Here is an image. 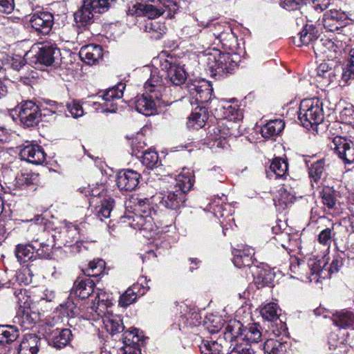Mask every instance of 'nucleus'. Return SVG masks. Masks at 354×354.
Instances as JSON below:
<instances>
[{
  "label": "nucleus",
  "instance_id": "32",
  "mask_svg": "<svg viewBox=\"0 0 354 354\" xmlns=\"http://www.w3.org/2000/svg\"><path fill=\"white\" fill-rule=\"evenodd\" d=\"M208 119V113L205 107L197 106L188 118L187 126L196 129L203 127Z\"/></svg>",
  "mask_w": 354,
  "mask_h": 354
},
{
  "label": "nucleus",
  "instance_id": "17",
  "mask_svg": "<svg viewBox=\"0 0 354 354\" xmlns=\"http://www.w3.org/2000/svg\"><path fill=\"white\" fill-rule=\"evenodd\" d=\"M29 21L32 28L38 33L48 35L53 28L54 17L49 12H38L30 17Z\"/></svg>",
  "mask_w": 354,
  "mask_h": 354
},
{
  "label": "nucleus",
  "instance_id": "26",
  "mask_svg": "<svg viewBox=\"0 0 354 354\" xmlns=\"http://www.w3.org/2000/svg\"><path fill=\"white\" fill-rule=\"evenodd\" d=\"M94 281L90 278H77L74 282L72 293L82 299L88 298L93 292Z\"/></svg>",
  "mask_w": 354,
  "mask_h": 354
},
{
  "label": "nucleus",
  "instance_id": "31",
  "mask_svg": "<svg viewBox=\"0 0 354 354\" xmlns=\"http://www.w3.org/2000/svg\"><path fill=\"white\" fill-rule=\"evenodd\" d=\"M81 58L88 64L97 62L102 57V48L99 45L90 44L81 48Z\"/></svg>",
  "mask_w": 354,
  "mask_h": 354
},
{
  "label": "nucleus",
  "instance_id": "52",
  "mask_svg": "<svg viewBox=\"0 0 354 354\" xmlns=\"http://www.w3.org/2000/svg\"><path fill=\"white\" fill-rule=\"evenodd\" d=\"M336 46L334 44V42L331 39H318V41L315 43V48H316L318 51L322 53H327V51H335Z\"/></svg>",
  "mask_w": 354,
  "mask_h": 354
},
{
  "label": "nucleus",
  "instance_id": "47",
  "mask_svg": "<svg viewBox=\"0 0 354 354\" xmlns=\"http://www.w3.org/2000/svg\"><path fill=\"white\" fill-rule=\"evenodd\" d=\"M337 337L335 333L330 335L328 337L329 348L335 351L334 354H347V345L343 341H337Z\"/></svg>",
  "mask_w": 354,
  "mask_h": 354
},
{
  "label": "nucleus",
  "instance_id": "49",
  "mask_svg": "<svg viewBox=\"0 0 354 354\" xmlns=\"http://www.w3.org/2000/svg\"><path fill=\"white\" fill-rule=\"evenodd\" d=\"M112 305L111 299L109 298V295L106 292L100 291L97 292V296L95 297L93 306H91L90 309L92 311H95L97 315L100 316V313H97L95 309L97 308L98 306H102V308H108Z\"/></svg>",
  "mask_w": 354,
  "mask_h": 354
},
{
  "label": "nucleus",
  "instance_id": "54",
  "mask_svg": "<svg viewBox=\"0 0 354 354\" xmlns=\"http://www.w3.org/2000/svg\"><path fill=\"white\" fill-rule=\"evenodd\" d=\"M214 216L217 218H227L230 213V206L227 204L216 205L212 207Z\"/></svg>",
  "mask_w": 354,
  "mask_h": 354
},
{
  "label": "nucleus",
  "instance_id": "23",
  "mask_svg": "<svg viewBox=\"0 0 354 354\" xmlns=\"http://www.w3.org/2000/svg\"><path fill=\"white\" fill-rule=\"evenodd\" d=\"M233 263L237 268L249 266L252 263L254 249L244 244H238L232 251Z\"/></svg>",
  "mask_w": 354,
  "mask_h": 354
},
{
  "label": "nucleus",
  "instance_id": "37",
  "mask_svg": "<svg viewBox=\"0 0 354 354\" xmlns=\"http://www.w3.org/2000/svg\"><path fill=\"white\" fill-rule=\"evenodd\" d=\"M223 338L217 340H203L200 345V351L202 354H221L223 351Z\"/></svg>",
  "mask_w": 354,
  "mask_h": 354
},
{
  "label": "nucleus",
  "instance_id": "53",
  "mask_svg": "<svg viewBox=\"0 0 354 354\" xmlns=\"http://www.w3.org/2000/svg\"><path fill=\"white\" fill-rule=\"evenodd\" d=\"M254 283L258 289L263 288L266 286V271L264 269L256 268L253 270Z\"/></svg>",
  "mask_w": 354,
  "mask_h": 354
},
{
  "label": "nucleus",
  "instance_id": "41",
  "mask_svg": "<svg viewBox=\"0 0 354 354\" xmlns=\"http://www.w3.org/2000/svg\"><path fill=\"white\" fill-rule=\"evenodd\" d=\"M232 122H220L218 125L213 129L214 133L216 136V140L225 139L227 137L236 136L235 130L233 129Z\"/></svg>",
  "mask_w": 354,
  "mask_h": 354
},
{
  "label": "nucleus",
  "instance_id": "46",
  "mask_svg": "<svg viewBox=\"0 0 354 354\" xmlns=\"http://www.w3.org/2000/svg\"><path fill=\"white\" fill-rule=\"evenodd\" d=\"M104 267L105 262L102 259L93 260L88 263L84 272L88 276L97 277L104 272Z\"/></svg>",
  "mask_w": 354,
  "mask_h": 354
},
{
  "label": "nucleus",
  "instance_id": "16",
  "mask_svg": "<svg viewBox=\"0 0 354 354\" xmlns=\"http://www.w3.org/2000/svg\"><path fill=\"white\" fill-rule=\"evenodd\" d=\"M126 85L124 83L120 82L117 85L109 88L100 95L104 101V105L106 107L104 111L111 113H115L118 110L116 101L120 100L122 96Z\"/></svg>",
  "mask_w": 354,
  "mask_h": 354
},
{
  "label": "nucleus",
  "instance_id": "19",
  "mask_svg": "<svg viewBox=\"0 0 354 354\" xmlns=\"http://www.w3.org/2000/svg\"><path fill=\"white\" fill-rule=\"evenodd\" d=\"M60 56L59 49L53 45H44L32 57L35 64L51 66Z\"/></svg>",
  "mask_w": 354,
  "mask_h": 354
},
{
  "label": "nucleus",
  "instance_id": "59",
  "mask_svg": "<svg viewBox=\"0 0 354 354\" xmlns=\"http://www.w3.org/2000/svg\"><path fill=\"white\" fill-rule=\"evenodd\" d=\"M181 317L183 319H185L187 324L190 326H196L200 323L199 319L201 317L196 311L189 310V313L183 314Z\"/></svg>",
  "mask_w": 354,
  "mask_h": 354
},
{
  "label": "nucleus",
  "instance_id": "24",
  "mask_svg": "<svg viewBox=\"0 0 354 354\" xmlns=\"http://www.w3.org/2000/svg\"><path fill=\"white\" fill-rule=\"evenodd\" d=\"M46 156L43 148L37 145H27L19 153L21 160L35 165L43 163L46 159Z\"/></svg>",
  "mask_w": 354,
  "mask_h": 354
},
{
  "label": "nucleus",
  "instance_id": "38",
  "mask_svg": "<svg viewBox=\"0 0 354 354\" xmlns=\"http://www.w3.org/2000/svg\"><path fill=\"white\" fill-rule=\"evenodd\" d=\"M19 336V330L15 326L6 325L0 326V344H10Z\"/></svg>",
  "mask_w": 354,
  "mask_h": 354
},
{
  "label": "nucleus",
  "instance_id": "34",
  "mask_svg": "<svg viewBox=\"0 0 354 354\" xmlns=\"http://www.w3.org/2000/svg\"><path fill=\"white\" fill-rule=\"evenodd\" d=\"M288 168V165L286 159L275 158L270 164V174H267V177L272 178L273 176H275L276 178H283L287 174Z\"/></svg>",
  "mask_w": 354,
  "mask_h": 354
},
{
  "label": "nucleus",
  "instance_id": "18",
  "mask_svg": "<svg viewBox=\"0 0 354 354\" xmlns=\"http://www.w3.org/2000/svg\"><path fill=\"white\" fill-rule=\"evenodd\" d=\"M201 26H204V29L207 31L206 35L208 37L206 41L200 43L202 46L209 45L211 42H215L225 32L226 26L230 25L226 21H216L215 19H209L207 21H201Z\"/></svg>",
  "mask_w": 354,
  "mask_h": 354
},
{
  "label": "nucleus",
  "instance_id": "55",
  "mask_svg": "<svg viewBox=\"0 0 354 354\" xmlns=\"http://www.w3.org/2000/svg\"><path fill=\"white\" fill-rule=\"evenodd\" d=\"M281 276V272L276 268L267 270V286L273 288Z\"/></svg>",
  "mask_w": 354,
  "mask_h": 354
},
{
  "label": "nucleus",
  "instance_id": "44",
  "mask_svg": "<svg viewBox=\"0 0 354 354\" xmlns=\"http://www.w3.org/2000/svg\"><path fill=\"white\" fill-rule=\"evenodd\" d=\"M335 224H332L330 227H326L322 230L318 235V241L320 244L329 248L333 241H336V233L334 231Z\"/></svg>",
  "mask_w": 354,
  "mask_h": 354
},
{
  "label": "nucleus",
  "instance_id": "35",
  "mask_svg": "<svg viewBox=\"0 0 354 354\" xmlns=\"http://www.w3.org/2000/svg\"><path fill=\"white\" fill-rule=\"evenodd\" d=\"M300 45H308L313 44L315 48V43L318 41V30L313 25H306L303 30L299 32Z\"/></svg>",
  "mask_w": 354,
  "mask_h": 354
},
{
  "label": "nucleus",
  "instance_id": "51",
  "mask_svg": "<svg viewBox=\"0 0 354 354\" xmlns=\"http://www.w3.org/2000/svg\"><path fill=\"white\" fill-rule=\"evenodd\" d=\"M135 288V286L128 288L125 292L120 296L119 299V305L121 307H127L136 301L137 299V295L134 291Z\"/></svg>",
  "mask_w": 354,
  "mask_h": 354
},
{
  "label": "nucleus",
  "instance_id": "2",
  "mask_svg": "<svg viewBox=\"0 0 354 354\" xmlns=\"http://www.w3.org/2000/svg\"><path fill=\"white\" fill-rule=\"evenodd\" d=\"M281 309L275 302L267 304V354H285L286 344L282 339L286 335L287 327L281 319Z\"/></svg>",
  "mask_w": 354,
  "mask_h": 354
},
{
  "label": "nucleus",
  "instance_id": "50",
  "mask_svg": "<svg viewBox=\"0 0 354 354\" xmlns=\"http://www.w3.org/2000/svg\"><path fill=\"white\" fill-rule=\"evenodd\" d=\"M285 122L281 119H269L267 120V137L277 136L284 129Z\"/></svg>",
  "mask_w": 354,
  "mask_h": 354
},
{
  "label": "nucleus",
  "instance_id": "30",
  "mask_svg": "<svg viewBox=\"0 0 354 354\" xmlns=\"http://www.w3.org/2000/svg\"><path fill=\"white\" fill-rule=\"evenodd\" d=\"M333 322L339 328L354 329V313L346 309L336 311L333 315Z\"/></svg>",
  "mask_w": 354,
  "mask_h": 354
},
{
  "label": "nucleus",
  "instance_id": "9",
  "mask_svg": "<svg viewBox=\"0 0 354 354\" xmlns=\"http://www.w3.org/2000/svg\"><path fill=\"white\" fill-rule=\"evenodd\" d=\"M136 214L133 218V221L136 222V225L140 230H152L153 225H156V211L152 208L148 198L140 200L138 202Z\"/></svg>",
  "mask_w": 354,
  "mask_h": 354
},
{
  "label": "nucleus",
  "instance_id": "33",
  "mask_svg": "<svg viewBox=\"0 0 354 354\" xmlns=\"http://www.w3.org/2000/svg\"><path fill=\"white\" fill-rule=\"evenodd\" d=\"M59 234V239L64 246L71 247L80 239L78 229L72 224L64 227Z\"/></svg>",
  "mask_w": 354,
  "mask_h": 354
},
{
  "label": "nucleus",
  "instance_id": "28",
  "mask_svg": "<svg viewBox=\"0 0 354 354\" xmlns=\"http://www.w3.org/2000/svg\"><path fill=\"white\" fill-rule=\"evenodd\" d=\"M40 248H37L33 244H19L16 246L15 255L20 263H24L31 260L36 252L39 256H42Z\"/></svg>",
  "mask_w": 354,
  "mask_h": 354
},
{
  "label": "nucleus",
  "instance_id": "56",
  "mask_svg": "<svg viewBox=\"0 0 354 354\" xmlns=\"http://www.w3.org/2000/svg\"><path fill=\"white\" fill-rule=\"evenodd\" d=\"M67 109L73 118H79L84 115V110L79 102L73 100L71 103H68Z\"/></svg>",
  "mask_w": 354,
  "mask_h": 354
},
{
  "label": "nucleus",
  "instance_id": "10",
  "mask_svg": "<svg viewBox=\"0 0 354 354\" xmlns=\"http://www.w3.org/2000/svg\"><path fill=\"white\" fill-rule=\"evenodd\" d=\"M160 68L165 73V78L172 85L180 86L185 82L187 73L176 59L171 57L161 61Z\"/></svg>",
  "mask_w": 354,
  "mask_h": 354
},
{
  "label": "nucleus",
  "instance_id": "15",
  "mask_svg": "<svg viewBox=\"0 0 354 354\" xmlns=\"http://www.w3.org/2000/svg\"><path fill=\"white\" fill-rule=\"evenodd\" d=\"M339 75L344 83L354 79V49L351 50L347 64L344 68H333L331 67L324 79L327 80L328 83H331L336 80Z\"/></svg>",
  "mask_w": 354,
  "mask_h": 354
},
{
  "label": "nucleus",
  "instance_id": "36",
  "mask_svg": "<svg viewBox=\"0 0 354 354\" xmlns=\"http://www.w3.org/2000/svg\"><path fill=\"white\" fill-rule=\"evenodd\" d=\"M218 42L221 43L222 47L225 50L233 51L237 46V39L235 34L233 32L231 26H226L225 32L220 35Z\"/></svg>",
  "mask_w": 354,
  "mask_h": 354
},
{
  "label": "nucleus",
  "instance_id": "62",
  "mask_svg": "<svg viewBox=\"0 0 354 354\" xmlns=\"http://www.w3.org/2000/svg\"><path fill=\"white\" fill-rule=\"evenodd\" d=\"M14 8V0H0V13L10 14Z\"/></svg>",
  "mask_w": 354,
  "mask_h": 354
},
{
  "label": "nucleus",
  "instance_id": "64",
  "mask_svg": "<svg viewBox=\"0 0 354 354\" xmlns=\"http://www.w3.org/2000/svg\"><path fill=\"white\" fill-rule=\"evenodd\" d=\"M142 7L143 3H142L133 4L129 7L127 13L128 15L131 16H143Z\"/></svg>",
  "mask_w": 354,
  "mask_h": 354
},
{
  "label": "nucleus",
  "instance_id": "21",
  "mask_svg": "<svg viewBox=\"0 0 354 354\" xmlns=\"http://www.w3.org/2000/svg\"><path fill=\"white\" fill-rule=\"evenodd\" d=\"M140 174L132 169H123L117 175V185L120 190L131 192L136 189L139 183Z\"/></svg>",
  "mask_w": 354,
  "mask_h": 354
},
{
  "label": "nucleus",
  "instance_id": "3",
  "mask_svg": "<svg viewBox=\"0 0 354 354\" xmlns=\"http://www.w3.org/2000/svg\"><path fill=\"white\" fill-rule=\"evenodd\" d=\"M201 58L211 75L218 79L232 74L238 68L239 61L237 54L222 53L215 48L205 52Z\"/></svg>",
  "mask_w": 354,
  "mask_h": 354
},
{
  "label": "nucleus",
  "instance_id": "40",
  "mask_svg": "<svg viewBox=\"0 0 354 354\" xmlns=\"http://www.w3.org/2000/svg\"><path fill=\"white\" fill-rule=\"evenodd\" d=\"M219 109L223 112V117L227 120V122L240 120L243 118L242 111L236 106L227 103L220 106Z\"/></svg>",
  "mask_w": 354,
  "mask_h": 354
},
{
  "label": "nucleus",
  "instance_id": "27",
  "mask_svg": "<svg viewBox=\"0 0 354 354\" xmlns=\"http://www.w3.org/2000/svg\"><path fill=\"white\" fill-rule=\"evenodd\" d=\"M308 174L310 179L312 186L315 187V185L319 187L321 181L326 176L325 162L323 159L317 160L316 162L308 165Z\"/></svg>",
  "mask_w": 354,
  "mask_h": 354
},
{
  "label": "nucleus",
  "instance_id": "57",
  "mask_svg": "<svg viewBox=\"0 0 354 354\" xmlns=\"http://www.w3.org/2000/svg\"><path fill=\"white\" fill-rule=\"evenodd\" d=\"M227 354H254L249 344L237 342Z\"/></svg>",
  "mask_w": 354,
  "mask_h": 354
},
{
  "label": "nucleus",
  "instance_id": "25",
  "mask_svg": "<svg viewBox=\"0 0 354 354\" xmlns=\"http://www.w3.org/2000/svg\"><path fill=\"white\" fill-rule=\"evenodd\" d=\"M41 339L35 334H26L16 348L18 354H37Z\"/></svg>",
  "mask_w": 354,
  "mask_h": 354
},
{
  "label": "nucleus",
  "instance_id": "29",
  "mask_svg": "<svg viewBox=\"0 0 354 354\" xmlns=\"http://www.w3.org/2000/svg\"><path fill=\"white\" fill-rule=\"evenodd\" d=\"M196 23L190 24L184 26L182 31L186 38L199 39L200 41L198 44L201 45L200 43L203 42V41H206L205 35L207 31L204 29V26H201V20L196 19Z\"/></svg>",
  "mask_w": 354,
  "mask_h": 354
},
{
  "label": "nucleus",
  "instance_id": "22",
  "mask_svg": "<svg viewBox=\"0 0 354 354\" xmlns=\"http://www.w3.org/2000/svg\"><path fill=\"white\" fill-rule=\"evenodd\" d=\"M49 345L60 349L65 347L71 340L72 333L68 328L59 329L55 328L52 331L46 330Z\"/></svg>",
  "mask_w": 354,
  "mask_h": 354
},
{
  "label": "nucleus",
  "instance_id": "48",
  "mask_svg": "<svg viewBox=\"0 0 354 354\" xmlns=\"http://www.w3.org/2000/svg\"><path fill=\"white\" fill-rule=\"evenodd\" d=\"M142 163L147 169H153L158 165V155L157 152L149 150L142 153Z\"/></svg>",
  "mask_w": 354,
  "mask_h": 354
},
{
  "label": "nucleus",
  "instance_id": "61",
  "mask_svg": "<svg viewBox=\"0 0 354 354\" xmlns=\"http://www.w3.org/2000/svg\"><path fill=\"white\" fill-rule=\"evenodd\" d=\"M280 6L287 10H297L302 3V0H279Z\"/></svg>",
  "mask_w": 354,
  "mask_h": 354
},
{
  "label": "nucleus",
  "instance_id": "20",
  "mask_svg": "<svg viewBox=\"0 0 354 354\" xmlns=\"http://www.w3.org/2000/svg\"><path fill=\"white\" fill-rule=\"evenodd\" d=\"M226 331L230 335V339L236 342H245V344L252 343V325L249 328L243 327L239 321H231L227 324Z\"/></svg>",
  "mask_w": 354,
  "mask_h": 354
},
{
  "label": "nucleus",
  "instance_id": "12",
  "mask_svg": "<svg viewBox=\"0 0 354 354\" xmlns=\"http://www.w3.org/2000/svg\"><path fill=\"white\" fill-rule=\"evenodd\" d=\"M15 110L18 112L21 122L28 127L37 124L42 115L38 106L31 100L21 102Z\"/></svg>",
  "mask_w": 354,
  "mask_h": 354
},
{
  "label": "nucleus",
  "instance_id": "39",
  "mask_svg": "<svg viewBox=\"0 0 354 354\" xmlns=\"http://www.w3.org/2000/svg\"><path fill=\"white\" fill-rule=\"evenodd\" d=\"M104 326L110 334L115 335L124 331V326L120 317L111 315L103 318Z\"/></svg>",
  "mask_w": 354,
  "mask_h": 354
},
{
  "label": "nucleus",
  "instance_id": "45",
  "mask_svg": "<svg viewBox=\"0 0 354 354\" xmlns=\"http://www.w3.org/2000/svg\"><path fill=\"white\" fill-rule=\"evenodd\" d=\"M165 30V26L156 21H150L145 26V31L151 34L150 37L155 39H160Z\"/></svg>",
  "mask_w": 354,
  "mask_h": 354
},
{
  "label": "nucleus",
  "instance_id": "11",
  "mask_svg": "<svg viewBox=\"0 0 354 354\" xmlns=\"http://www.w3.org/2000/svg\"><path fill=\"white\" fill-rule=\"evenodd\" d=\"M185 88L198 104H206L212 100L213 88L207 81H192L186 84Z\"/></svg>",
  "mask_w": 354,
  "mask_h": 354
},
{
  "label": "nucleus",
  "instance_id": "6",
  "mask_svg": "<svg viewBox=\"0 0 354 354\" xmlns=\"http://www.w3.org/2000/svg\"><path fill=\"white\" fill-rule=\"evenodd\" d=\"M298 118L302 125L306 128L322 123L324 120L322 102L318 98L302 100Z\"/></svg>",
  "mask_w": 354,
  "mask_h": 354
},
{
  "label": "nucleus",
  "instance_id": "5",
  "mask_svg": "<svg viewBox=\"0 0 354 354\" xmlns=\"http://www.w3.org/2000/svg\"><path fill=\"white\" fill-rule=\"evenodd\" d=\"M115 0H83L82 5L74 12L75 26L86 29L94 21V12H106Z\"/></svg>",
  "mask_w": 354,
  "mask_h": 354
},
{
  "label": "nucleus",
  "instance_id": "60",
  "mask_svg": "<svg viewBox=\"0 0 354 354\" xmlns=\"http://www.w3.org/2000/svg\"><path fill=\"white\" fill-rule=\"evenodd\" d=\"M9 64L13 70L19 71L26 64V60L21 55H15L10 59Z\"/></svg>",
  "mask_w": 354,
  "mask_h": 354
},
{
  "label": "nucleus",
  "instance_id": "43",
  "mask_svg": "<svg viewBox=\"0 0 354 354\" xmlns=\"http://www.w3.org/2000/svg\"><path fill=\"white\" fill-rule=\"evenodd\" d=\"M114 200L109 198L101 201L100 204L95 207V214L101 221L110 216L113 207Z\"/></svg>",
  "mask_w": 354,
  "mask_h": 354
},
{
  "label": "nucleus",
  "instance_id": "13",
  "mask_svg": "<svg viewBox=\"0 0 354 354\" xmlns=\"http://www.w3.org/2000/svg\"><path fill=\"white\" fill-rule=\"evenodd\" d=\"M330 146L345 164L354 162V144L352 141L345 137L336 136Z\"/></svg>",
  "mask_w": 354,
  "mask_h": 354
},
{
  "label": "nucleus",
  "instance_id": "1",
  "mask_svg": "<svg viewBox=\"0 0 354 354\" xmlns=\"http://www.w3.org/2000/svg\"><path fill=\"white\" fill-rule=\"evenodd\" d=\"M162 79L156 71L151 72L150 78L146 82V93L138 95L133 104L138 112L149 116L157 112V107L171 103L167 97V88L162 84Z\"/></svg>",
  "mask_w": 354,
  "mask_h": 354
},
{
  "label": "nucleus",
  "instance_id": "8",
  "mask_svg": "<svg viewBox=\"0 0 354 354\" xmlns=\"http://www.w3.org/2000/svg\"><path fill=\"white\" fill-rule=\"evenodd\" d=\"M178 8L176 0H147V3H143V16L149 19L157 18L161 15L172 18Z\"/></svg>",
  "mask_w": 354,
  "mask_h": 354
},
{
  "label": "nucleus",
  "instance_id": "14",
  "mask_svg": "<svg viewBox=\"0 0 354 354\" xmlns=\"http://www.w3.org/2000/svg\"><path fill=\"white\" fill-rule=\"evenodd\" d=\"M346 19L347 15L344 12L330 10L318 20L317 26L323 27L326 32H334L343 26L342 24Z\"/></svg>",
  "mask_w": 354,
  "mask_h": 354
},
{
  "label": "nucleus",
  "instance_id": "7",
  "mask_svg": "<svg viewBox=\"0 0 354 354\" xmlns=\"http://www.w3.org/2000/svg\"><path fill=\"white\" fill-rule=\"evenodd\" d=\"M16 297L19 308L15 322L24 329H28L40 320V313L30 307V299L22 290H20Z\"/></svg>",
  "mask_w": 354,
  "mask_h": 354
},
{
  "label": "nucleus",
  "instance_id": "42",
  "mask_svg": "<svg viewBox=\"0 0 354 354\" xmlns=\"http://www.w3.org/2000/svg\"><path fill=\"white\" fill-rule=\"evenodd\" d=\"M339 193L331 187H324L321 192L323 204L329 209L335 207Z\"/></svg>",
  "mask_w": 354,
  "mask_h": 354
},
{
  "label": "nucleus",
  "instance_id": "58",
  "mask_svg": "<svg viewBox=\"0 0 354 354\" xmlns=\"http://www.w3.org/2000/svg\"><path fill=\"white\" fill-rule=\"evenodd\" d=\"M343 264V257L339 254L334 255L330 267L328 268V272L330 274L339 272Z\"/></svg>",
  "mask_w": 354,
  "mask_h": 354
},
{
  "label": "nucleus",
  "instance_id": "4",
  "mask_svg": "<svg viewBox=\"0 0 354 354\" xmlns=\"http://www.w3.org/2000/svg\"><path fill=\"white\" fill-rule=\"evenodd\" d=\"M194 184L193 171L183 169V172L176 176L174 186L162 194L160 203L171 209H178L184 205L186 194Z\"/></svg>",
  "mask_w": 354,
  "mask_h": 354
},
{
  "label": "nucleus",
  "instance_id": "63",
  "mask_svg": "<svg viewBox=\"0 0 354 354\" xmlns=\"http://www.w3.org/2000/svg\"><path fill=\"white\" fill-rule=\"evenodd\" d=\"M279 203L287 207L289 204L293 203V196L288 194L285 189L279 190Z\"/></svg>",
  "mask_w": 354,
  "mask_h": 354
}]
</instances>
